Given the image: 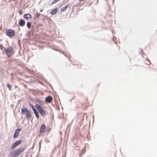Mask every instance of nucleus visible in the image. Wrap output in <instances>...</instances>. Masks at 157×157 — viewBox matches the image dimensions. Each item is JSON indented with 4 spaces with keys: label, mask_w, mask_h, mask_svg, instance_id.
<instances>
[{
    "label": "nucleus",
    "mask_w": 157,
    "mask_h": 157,
    "mask_svg": "<svg viewBox=\"0 0 157 157\" xmlns=\"http://www.w3.org/2000/svg\"><path fill=\"white\" fill-rule=\"evenodd\" d=\"M23 17L25 19H29L31 18L32 17V16L30 14H25L24 16Z\"/></svg>",
    "instance_id": "nucleus-12"
},
{
    "label": "nucleus",
    "mask_w": 157,
    "mask_h": 157,
    "mask_svg": "<svg viewBox=\"0 0 157 157\" xmlns=\"http://www.w3.org/2000/svg\"><path fill=\"white\" fill-rule=\"evenodd\" d=\"M26 117L27 119H29L31 118V112L29 110L27 111L26 112Z\"/></svg>",
    "instance_id": "nucleus-11"
},
{
    "label": "nucleus",
    "mask_w": 157,
    "mask_h": 157,
    "mask_svg": "<svg viewBox=\"0 0 157 157\" xmlns=\"http://www.w3.org/2000/svg\"><path fill=\"white\" fill-rule=\"evenodd\" d=\"M28 110L26 108H22L21 109V113L22 114H25V113H26L27 112V111H28Z\"/></svg>",
    "instance_id": "nucleus-13"
},
{
    "label": "nucleus",
    "mask_w": 157,
    "mask_h": 157,
    "mask_svg": "<svg viewBox=\"0 0 157 157\" xmlns=\"http://www.w3.org/2000/svg\"><path fill=\"white\" fill-rule=\"evenodd\" d=\"M21 130L20 128H18L15 131V132L13 136V138H17L19 135L20 132Z\"/></svg>",
    "instance_id": "nucleus-6"
},
{
    "label": "nucleus",
    "mask_w": 157,
    "mask_h": 157,
    "mask_svg": "<svg viewBox=\"0 0 157 157\" xmlns=\"http://www.w3.org/2000/svg\"><path fill=\"white\" fill-rule=\"evenodd\" d=\"M36 117H37V118L38 119L39 118V114L38 113V112L37 111V110H36V111H35L34 112Z\"/></svg>",
    "instance_id": "nucleus-14"
},
{
    "label": "nucleus",
    "mask_w": 157,
    "mask_h": 157,
    "mask_svg": "<svg viewBox=\"0 0 157 157\" xmlns=\"http://www.w3.org/2000/svg\"><path fill=\"white\" fill-rule=\"evenodd\" d=\"M31 107L33 112L36 110L34 107L33 105H31Z\"/></svg>",
    "instance_id": "nucleus-17"
},
{
    "label": "nucleus",
    "mask_w": 157,
    "mask_h": 157,
    "mask_svg": "<svg viewBox=\"0 0 157 157\" xmlns=\"http://www.w3.org/2000/svg\"><path fill=\"white\" fill-rule=\"evenodd\" d=\"M43 9H41V10H40V11L41 12H42L43 11Z\"/></svg>",
    "instance_id": "nucleus-24"
},
{
    "label": "nucleus",
    "mask_w": 157,
    "mask_h": 157,
    "mask_svg": "<svg viewBox=\"0 0 157 157\" xmlns=\"http://www.w3.org/2000/svg\"><path fill=\"white\" fill-rule=\"evenodd\" d=\"M19 13L20 14H21V10H19Z\"/></svg>",
    "instance_id": "nucleus-23"
},
{
    "label": "nucleus",
    "mask_w": 157,
    "mask_h": 157,
    "mask_svg": "<svg viewBox=\"0 0 157 157\" xmlns=\"http://www.w3.org/2000/svg\"><path fill=\"white\" fill-rule=\"evenodd\" d=\"M46 128V126L44 124H42L41 126L40 132L41 133L44 132L45 131Z\"/></svg>",
    "instance_id": "nucleus-9"
},
{
    "label": "nucleus",
    "mask_w": 157,
    "mask_h": 157,
    "mask_svg": "<svg viewBox=\"0 0 157 157\" xmlns=\"http://www.w3.org/2000/svg\"><path fill=\"white\" fill-rule=\"evenodd\" d=\"M52 97L50 96H48L45 98V101L47 103H50L52 101Z\"/></svg>",
    "instance_id": "nucleus-7"
},
{
    "label": "nucleus",
    "mask_w": 157,
    "mask_h": 157,
    "mask_svg": "<svg viewBox=\"0 0 157 157\" xmlns=\"http://www.w3.org/2000/svg\"><path fill=\"white\" fill-rule=\"evenodd\" d=\"M60 0H55L52 2V4H53L56 3L57 2L59 1Z\"/></svg>",
    "instance_id": "nucleus-18"
},
{
    "label": "nucleus",
    "mask_w": 157,
    "mask_h": 157,
    "mask_svg": "<svg viewBox=\"0 0 157 157\" xmlns=\"http://www.w3.org/2000/svg\"><path fill=\"white\" fill-rule=\"evenodd\" d=\"M147 61H148L149 63H147V64L148 65H150L151 64V62L149 60H147Z\"/></svg>",
    "instance_id": "nucleus-22"
},
{
    "label": "nucleus",
    "mask_w": 157,
    "mask_h": 157,
    "mask_svg": "<svg viewBox=\"0 0 157 157\" xmlns=\"http://www.w3.org/2000/svg\"><path fill=\"white\" fill-rule=\"evenodd\" d=\"M39 102V103H40V104H41V101H40V102Z\"/></svg>",
    "instance_id": "nucleus-25"
},
{
    "label": "nucleus",
    "mask_w": 157,
    "mask_h": 157,
    "mask_svg": "<svg viewBox=\"0 0 157 157\" xmlns=\"http://www.w3.org/2000/svg\"><path fill=\"white\" fill-rule=\"evenodd\" d=\"M25 22L24 20L21 19L19 21V25L20 26L23 27L25 25Z\"/></svg>",
    "instance_id": "nucleus-8"
},
{
    "label": "nucleus",
    "mask_w": 157,
    "mask_h": 157,
    "mask_svg": "<svg viewBox=\"0 0 157 157\" xmlns=\"http://www.w3.org/2000/svg\"><path fill=\"white\" fill-rule=\"evenodd\" d=\"M7 86L9 88V89L10 90H11L10 86L9 84H7Z\"/></svg>",
    "instance_id": "nucleus-21"
},
{
    "label": "nucleus",
    "mask_w": 157,
    "mask_h": 157,
    "mask_svg": "<svg viewBox=\"0 0 157 157\" xmlns=\"http://www.w3.org/2000/svg\"><path fill=\"white\" fill-rule=\"evenodd\" d=\"M27 25L28 28H30L31 26V24L29 22H28L27 23Z\"/></svg>",
    "instance_id": "nucleus-16"
},
{
    "label": "nucleus",
    "mask_w": 157,
    "mask_h": 157,
    "mask_svg": "<svg viewBox=\"0 0 157 157\" xmlns=\"http://www.w3.org/2000/svg\"><path fill=\"white\" fill-rule=\"evenodd\" d=\"M3 46L2 44L0 45V48L1 50H2L3 48Z\"/></svg>",
    "instance_id": "nucleus-20"
},
{
    "label": "nucleus",
    "mask_w": 157,
    "mask_h": 157,
    "mask_svg": "<svg viewBox=\"0 0 157 157\" xmlns=\"http://www.w3.org/2000/svg\"><path fill=\"white\" fill-rule=\"evenodd\" d=\"M68 5H67L65 6L64 7H63L60 10L61 12H63L66 9V8L67 7Z\"/></svg>",
    "instance_id": "nucleus-15"
},
{
    "label": "nucleus",
    "mask_w": 157,
    "mask_h": 157,
    "mask_svg": "<svg viewBox=\"0 0 157 157\" xmlns=\"http://www.w3.org/2000/svg\"><path fill=\"white\" fill-rule=\"evenodd\" d=\"M40 14V13H36V17H37L38 18H39V17Z\"/></svg>",
    "instance_id": "nucleus-19"
},
{
    "label": "nucleus",
    "mask_w": 157,
    "mask_h": 157,
    "mask_svg": "<svg viewBox=\"0 0 157 157\" xmlns=\"http://www.w3.org/2000/svg\"><path fill=\"white\" fill-rule=\"evenodd\" d=\"M35 107L42 116H44L46 115V111L43 109V108L40 105L38 104H36L35 105Z\"/></svg>",
    "instance_id": "nucleus-2"
},
{
    "label": "nucleus",
    "mask_w": 157,
    "mask_h": 157,
    "mask_svg": "<svg viewBox=\"0 0 157 157\" xmlns=\"http://www.w3.org/2000/svg\"><path fill=\"white\" fill-rule=\"evenodd\" d=\"M6 34L8 36L10 37L13 36L15 33L13 30L11 29H8L6 31Z\"/></svg>",
    "instance_id": "nucleus-5"
},
{
    "label": "nucleus",
    "mask_w": 157,
    "mask_h": 157,
    "mask_svg": "<svg viewBox=\"0 0 157 157\" xmlns=\"http://www.w3.org/2000/svg\"><path fill=\"white\" fill-rule=\"evenodd\" d=\"M22 142V140H17L11 146V149H13L15 148L17 146L19 145Z\"/></svg>",
    "instance_id": "nucleus-4"
},
{
    "label": "nucleus",
    "mask_w": 157,
    "mask_h": 157,
    "mask_svg": "<svg viewBox=\"0 0 157 157\" xmlns=\"http://www.w3.org/2000/svg\"><path fill=\"white\" fill-rule=\"evenodd\" d=\"M25 149V148L23 147L13 151L10 153L11 157H17L19 154L22 153Z\"/></svg>",
    "instance_id": "nucleus-1"
},
{
    "label": "nucleus",
    "mask_w": 157,
    "mask_h": 157,
    "mask_svg": "<svg viewBox=\"0 0 157 157\" xmlns=\"http://www.w3.org/2000/svg\"><path fill=\"white\" fill-rule=\"evenodd\" d=\"M58 10L57 8H55L50 11V13L51 14H55L57 12Z\"/></svg>",
    "instance_id": "nucleus-10"
},
{
    "label": "nucleus",
    "mask_w": 157,
    "mask_h": 157,
    "mask_svg": "<svg viewBox=\"0 0 157 157\" xmlns=\"http://www.w3.org/2000/svg\"><path fill=\"white\" fill-rule=\"evenodd\" d=\"M6 52L8 57H10L11 55L14 53L13 48V47H10L7 48L5 49Z\"/></svg>",
    "instance_id": "nucleus-3"
}]
</instances>
